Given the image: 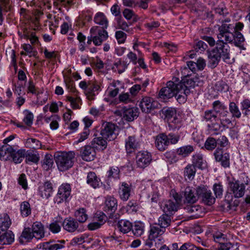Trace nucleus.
<instances>
[{"mask_svg": "<svg viewBox=\"0 0 250 250\" xmlns=\"http://www.w3.org/2000/svg\"><path fill=\"white\" fill-rule=\"evenodd\" d=\"M233 25H223L220 28V30L223 33V38L224 37L226 41L229 43H234L241 50H246V48L243 44L245 41L243 35L240 32H231V31L233 30Z\"/></svg>", "mask_w": 250, "mask_h": 250, "instance_id": "f03ea898", "label": "nucleus"}, {"mask_svg": "<svg viewBox=\"0 0 250 250\" xmlns=\"http://www.w3.org/2000/svg\"><path fill=\"white\" fill-rule=\"evenodd\" d=\"M186 212L191 214V217L197 218L203 214L202 208L199 205H189L184 207Z\"/></svg>", "mask_w": 250, "mask_h": 250, "instance_id": "bb28decb", "label": "nucleus"}, {"mask_svg": "<svg viewBox=\"0 0 250 250\" xmlns=\"http://www.w3.org/2000/svg\"><path fill=\"white\" fill-rule=\"evenodd\" d=\"M227 108L226 105L219 100L214 101L212 103V110L216 113H218L221 110Z\"/></svg>", "mask_w": 250, "mask_h": 250, "instance_id": "e2e57ef3", "label": "nucleus"}, {"mask_svg": "<svg viewBox=\"0 0 250 250\" xmlns=\"http://www.w3.org/2000/svg\"><path fill=\"white\" fill-rule=\"evenodd\" d=\"M115 125L111 123L104 124L102 127L100 134L103 138L108 141L114 140L116 138L115 133Z\"/></svg>", "mask_w": 250, "mask_h": 250, "instance_id": "ddd939ff", "label": "nucleus"}, {"mask_svg": "<svg viewBox=\"0 0 250 250\" xmlns=\"http://www.w3.org/2000/svg\"><path fill=\"white\" fill-rule=\"evenodd\" d=\"M25 161L27 163H37L39 160L40 157L38 154L33 153L32 152H28L25 155Z\"/></svg>", "mask_w": 250, "mask_h": 250, "instance_id": "5fc2aeb1", "label": "nucleus"}, {"mask_svg": "<svg viewBox=\"0 0 250 250\" xmlns=\"http://www.w3.org/2000/svg\"><path fill=\"white\" fill-rule=\"evenodd\" d=\"M218 118L217 114L212 110H207L204 112L203 119L207 122H208L210 123L214 121L218 120Z\"/></svg>", "mask_w": 250, "mask_h": 250, "instance_id": "49530a36", "label": "nucleus"}, {"mask_svg": "<svg viewBox=\"0 0 250 250\" xmlns=\"http://www.w3.org/2000/svg\"><path fill=\"white\" fill-rule=\"evenodd\" d=\"M38 88L36 87L33 81L32 80H30L27 85V92L35 94L36 96L42 94V91H39L38 90Z\"/></svg>", "mask_w": 250, "mask_h": 250, "instance_id": "6e6d98bb", "label": "nucleus"}, {"mask_svg": "<svg viewBox=\"0 0 250 250\" xmlns=\"http://www.w3.org/2000/svg\"><path fill=\"white\" fill-rule=\"evenodd\" d=\"M194 150L193 146L187 145L181 146L177 149V153L183 157H186L190 154Z\"/></svg>", "mask_w": 250, "mask_h": 250, "instance_id": "4c0bfd02", "label": "nucleus"}, {"mask_svg": "<svg viewBox=\"0 0 250 250\" xmlns=\"http://www.w3.org/2000/svg\"><path fill=\"white\" fill-rule=\"evenodd\" d=\"M158 104L152 98L144 97L141 100L139 106L143 112L150 113L157 107Z\"/></svg>", "mask_w": 250, "mask_h": 250, "instance_id": "f8f14e48", "label": "nucleus"}, {"mask_svg": "<svg viewBox=\"0 0 250 250\" xmlns=\"http://www.w3.org/2000/svg\"><path fill=\"white\" fill-rule=\"evenodd\" d=\"M117 208V201L113 197H107L105 201L104 210L111 213L114 212Z\"/></svg>", "mask_w": 250, "mask_h": 250, "instance_id": "c85d7f7f", "label": "nucleus"}, {"mask_svg": "<svg viewBox=\"0 0 250 250\" xmlns=\"http://www.w3.org/2000/svg\"><path fill=\"white\" fill-rule=\"evenodd\" d=\"M78 222L72 217H67L64 219L62 223L63 229L69 232H73L76 231L79 227Z\"/></svg>", "mask_w": 250, "mask_h": 250, "instance_id": "f3484780", "label": "nucleus"}, {"mask_svg": "<svg viewBox=\"0 0 250 250\" xmlns=\"http://www.w3.org/2000/svg\"><path fill=\"white\" fill-rule=\"evenodd\" d=\"M182 126L181 120L177 117L170 120L168 123V129L173 131L179 130Z\"/></svg>", "mask_w": 250, "mask_h": 250, "instance_id": "c9c22d12", "label": "nucleus"}, {"mask_svg": "<svg viewBox=\"0 0 250 250\" xmlns=\"http://www.w3.org/2000/svg\"><path fill=\"white\" fill-rule=\"evenodd\" d=\"M171 219L170 216L166 213L162 215L159 218L158 224L162 228L165 229L170 225Z\"/></svg>", "mask_w": 250, "mask_h": 250, "instance_id": "de8ad7c7", "label": "nucleus"}, {"mask_svg": "<svg viewBox=\"0 0 250 250\" xmlns=\"http://www.w3.org/2000/svg\"><path fill=\"white\" fill-rule=\"evenodd\" d=\"M14 241V235L10 231L0 229V245H10Z\"/></svg>", "mask_w": 250, "mask_h": 250, "instance_id": "4be33fe9", "label": "nucleus"}, {"mask_svg": "<svg viewBox=\"0 0 250 250\" xmlns=\"http://www.w3.org/2000/svg\"><path fill=\"white\" fill-rule=\"evenodd\" d=\"M94 21L96 24L102 25L101 28H107L108 27L107 19L103 13H97L94 17Z\"/></svg>", "mask_w": 250, "mask_h": 250, "instance_id": "7c9ffc66", "label": "nucleus"}, {"mask_svg": "<svg viewBox=\"0 0 250 250\" xmlns=\"http://www.w3.org/2000/svg\"><path fill=\"white\" fill-rule=\"evenodd\" d=\"M139 114V109L137 107H124L123 108V118L127 121H133L138 117Z\"/></svg>", "mask_w": 250, "mask_h": 250, "instance_id": "a211bd4d", "label": "nucleus"}, {"mask_svg": "<svg viewBox=\"0 0 250 250\" xmlns=\"http://www.w3.org/2000/svg\"><path fill=\"white\" fill-rule=\"evenodd\" d=\"M75 155V153L72 151L58 153L55 156V160L59 170L64 171L71 168L74 164Z\"/></svg>", "mask_w": 250, "mask_h": 250, "instance_id": "7ed1b4c3", "label": "nucleus"}, {"mask_svg": "<svg viewBox=\"0 0 250 250\" xmlns=\"http://www.w3.org/2000/svg\"><path fill=\"white\" fill-rule=\"evenodd\" d=\"M183 79L181 80V81H179L178 79V83L179 84H182L183 85V89L186 88L190 90V88H193L195 86L194 83L193 82V77L190 78L189 76H185L183 75Z\"/></svg>", "mask_w": 250, "mask_h": 250, "instance_id": "58836bf2", "label": "nucleus"}, {"mask_svg": "<svg viewBox=\"0 0 250 250\" xmlns=\"http://www.w3.org/2000/svg\"><path fill=\"white\" fill-rule=\"evenodd\" d=\"M106 140L102 137L94 138L91 142V145L94 148L105 149L107 146Z\"/></svg>", "mask_w": 250, "mask_h": 250, "instance_id": "72a5a7b5", "label": "nucleus"}, {"mask_svg": "<svg viewBox=\"0 0 250 250\" xmlns=\"http://www.w3.org/2000/svg\"><path fill=\"white\" fill-rule=\"evenodd\" d=\"M161 207L165 213L172 214L177 210L178 206L173 200H168L162 202Z\"/></svg>", "mask_w": 250, "mask_h": 250, "instance_id": "6ab92c4d", "label": "nucleus"}, {"mask_svg": "<svg viewBox=\"0 0 250 250\" xmlns=\"http://www.w3.org/2000/svg\"><path fill=\"white\" fill-rule=\"evenodd\" d=\"M212 237L214 240L219 244L226 242V235L221 232L216 231L212 233Z\"/></svg>", "mask_w": 250, "mask_h": 250, "instance_id": "4d7b16f0", "label": "nucleus"}, {"mask_svg": "<svg viewBox=\"0 0 250 250\" xmlns=\"http://www.w3.org/2000/svg\"><path fill=\"white\" fill-rule=\"evenodd\" d=\"M165 229L160 228L158 226L151 227L149 235V239H154L157 238L159 236L162 235L165 232Z\"/></svg>", "mask_w": 250, "mask_h": 250, "instance_id": "c03bdc74", "label": "nucleus"}, {"mask_svg": "<svg viewBox=\"0 0 250 250\" xmlns=\"http://www.w3.org/2000/svg\"><path fill=\"white\" fill-rule=\"evenodd\" d=\"M184 203L193 204L199 199V196L197 194V188H195L190 187H187L184 192Z\"/></svg>", "mask_w": 250, "mask_h": 250, "instance_id": "2eb2a0df", "label": "nucleus"}, {"mask_svg": "<svg viewBox=\"0 0 250 250\" xmlns=\"http://www.w3.org/2000/svg\"><path fill=\"white\" fill-rule=\"evenodd\" d=\"M183 85L180 84L179 90L178 93L174 96L177 97V100L179 103H184L186 101L187 96L188 95L190 91L188 89H183Z\"/></svg>", "mask_w": 250, "mask_h": 250, "instance_id": "473e14b6", "label": "nucleus"}, {"mask_svg": "<svg viewBox=\"0 0 250 250\" xmlns=\"http://www.w3.org/2000/svg\"><path fill=\"white\" fill-rule=\"evenodd\" d=\"M120 171L118 167H111L107 171V177L109 179L112 178L118 179L120 178Z\"/></svg>", "mask_w": 250, "mask_h": 250, "instance_id": "8fccbe9b", "label": "nucleus"}, {"mask_svg": "<svg viewBox=\"0 0 250 250\" xmlns=\"http://www.w3.org/2000/svg\"><path fill=\"white\" fill-rule=\"evenodd\" d=\"M131 230L135 236H141L144 232V225L141 222H136L134 225H132Z\"/></svg>", "mask_w": 250, "mask_h": 250, "instance_id": "a19ab883", "label": "nucleus"}, {"mask_svg": "<svg viewBox=\"0 0 250 250\" xmlns=\"http://www.w3.org/2000/svg\"><path fill=\"white\" fill-rule=\"evenodd\" d=\"M197 194L199 196V199L207 205L210 206L215 202V198L212 195L210 190L204 186L197 187Z\"/></svg>", "mask_w": 250, "mask_h": 250, "instance_id": "9d476101", "label": "nucleus"}, {"mask_svg": "<svg viewBox=\"0 0 250 250\" xmlns=\"http://www.w3.org/2000/svg\"><path fill=\"white\" fill-rule=\"evenodd\" d=\"M81 156L83 160L91 161L94 160L96 156V152L93 146H85L81 149Z\"/></svg>", "mask_w": 250, "mask_h": 250, "instance_id": "aec40b11", "label": "nucleus"}, {"mask_svg": "<svg viewBox=\"0 0 250 250\" xmlns=\"http://www.w3.org/2000/svg\"><path fill=\"white\" fill-rule=\"evenodd\" d=\"M71 187L68 184H63L59 188L58 193L54 198V202L59 204L67 202L71 194Z\"/></svg>", "mask_w": 250, "mask_h": 250, "instance_id": "1a4fd4ad", "label": "nucleus"}, {"mask_svg": "<svg viewBox=\"0 0 250 250\" xmlns=\"http://www.w3.org/2000/svg\"><path fill=\"white\" fill-rule=\"evenodd\" d=\"M100 89L99 85L96 82H89L88 87L87 90V93L92 96H94V92L98 91Z\"/></svg>", "mask_w": 250, "mask_h": 250, "instance_id": "338daca9", "label": "nucleus"}, {"mask_svg": "<svg viewBox=\"0 0 250 250\" xmlns=\"http://www.w3.org/2000/svg\"><path fill=\"white\" fill-rule=\"evenodd\" d=\"M132 188L131 185H129L126 183H123L120 188V196L121 199L123 201H127L130 195V191Z\"/></svg>", "mask_w": 250, "mask_h": 250, "instance_id": "cd10ccee", "label": "nucleus"}, {"mask_svg": "<svg viewBox=\"0 0 250 250\" xmlns=\"http://www.w3.org/2000/svg\"><path fill=\"white\" fill-rule=\"evenodd\" d=\"M152 161V155L147 151L142 150L136 155V164L137 167L145 168L148 167Z\"/></svg>", "mask_w": 250, "mask_h": 250, "instance_id": "9b49d317", "label": "nucleus"}, {"mask_svg": "<svg viewBox=\"0 0 250 250\" xmlns=\"http://www.w3.org/2000/svg\"><path fill=\"white\" fill-rule=\"evenodd\" d=\"M9 155V159H12V161L15 164L21 163L25 157V149H19L18 151H15L13 148L12 151H10Z\"/></svg>", "mask_w": 250, "mask_h": 250, "instance_id": "a878e982", "label": "nucleus"}, {"mask_svg": "<svg viewBox=\"0 0 250 250\" xmlns=\"http://www.w3.org/2000/svg\"><path fill=\"white\" fill-rule=\"evenodd\" d=\"M27 147L33 149H38L41 147V144L38 140L34 138H28L26 141Z\"/></svg>", "mask_w": 250, "mask_h": 250, "instance_id": "603ef678", "label": "nucleus"}, {"mask_svg": "<svg viewBox=\"0 0 250 250\" xmlns=\"http://www.w3.org/2000/svg\"><path fill=\"white\" fill-rule=\"evenodd\" d=\"M100 179L97 177L95 172H89L87 176V183L93 188H96L99 186Z\"/></svg>", "mask_w": 250, "mask_h": 250, "instance_id": "2f4dec72", "label": "nucleus"}, {"mask_svg": "<svg viewBox=\"0 0 250 250\" xmlns=\"http://www.w3.org/2000/svg\"><path fill=\"white\" fill-rule=\"evenodd\" d=\"M228 111L221 112L218 120L214 121L208 125L209 131L212 134L217 135L231 123V121L227 117Z\"/></svg>", "mask_w": 250, "mask_h": 250, "instance_id": "39448f33", "label": "nucleus"}, {"mask_svg": "<svg viewBox=\"0 0 250 250\" xmlns=\"http://www.w3.org/2000/svg\"><path fill=\"white\" fill-rule=\"evenodd\" d=\"M192 165L195 167L203 169L206 167V161L204 159L203 154L197 153L192 156Z\"/></svg>", "mask_w": 250, "mask_h": 250, "instance_id": "393cba45", "label": "nucleus"}, {"mask_svg": "<svg viewBox=\"0 0 250 250\" xmlns=\"http://www.w3.org/2000/svg\"><path fill=\"white\" fill-rule=\"evenodd\" d=\"M215 161L220 163L221 165L225 167H229L230 165L229 154L224 152L223 148L218 147L213 153Z\"/></svg>", "mask_w": 250, "mask_h": 250, "instance_id": "4468645a", "label": "nucleus"}, {"mask_svg": "<svg viewBox=\"0 0 250 250\" xmlns=\"http://www.w3.org/2000/svg\"><path fill=\"white\" fill-rule=\"evenodd\" d=\"M128 63L126 62H122L121 60H119L117 62L114 63V66L116 67L118 73L121 74L124 72L127 67Z\"/></svg>", "mask_w": 250, "mask_h": 250, "instance_id": "0e129e2a", "label": "nucleus"}, {"mask_svg": "<svg viewBox=\"0 0 250 250\" xmlns=\"http://www.w3.org/2000/svg\"><path fill=\"white\" fill-rule=\"evenodd\" d=\"M53 186L52 183L49 181L44 183L39 188V191L41 196L45 199L49 198L53 192Z\"/></svg>", "mask_w": 250, "mask_h": 250, "instance_id": "412c9836", "label": "nucleus"}, {"mask_svg": "<svg viewBox=\"0 0 250 250\" xmlns=\"http://www.w3.org/2000/svg\"><path fill=\"white\" fill-rule=\"evenodd\" d=\"M196 62L192 61H188L187 62V67H184L182 69V73L183 75L185 76H189L191 75L189 74V70H190L192 72H195L196 70Z\"/></svg>", "mask_w": 250, "mask_h": 250, "instance_id": "a18cd8bd", "label": "nucleus"}, {"mask_svg": "<svg viewBox=\"0 0 250 250\" xmlns=\"http://www.w3.org/2000/svg\"><path fill=\"white\" fill-rule=\"evenodd\" d=\"M229 111L232 117L240 118L241 116V113L236 104L234 102H230L229 104Z\"/></svg>", "mask_w": 250, "mask_h": 250, "instance_id": "09e8293b", "label": "nucleus"}, {"mask_svg": "<svg viewBox=\"0 0 250 250\" xmlns=\"http://www.w3.org/2000/svg\"><path fill=\"white\" fill-rule=\"evenodd\" d=\"M217 146L216 140L212 137L208 138L205 142V147L208 150H212Z\"/></svg>", "mask_w": 250, "mask_h": 250, "instance_id": "052dcab7", "label": "nucleus"}, {"mask_svg": "<svg viewBox=\"0 0 250 250\" xmlns=\"http://www.w3.org/2000/svg\"><path fill=\"white\" fill-rule=\"evenodd\" d=\"M11 225V221L6 213L0 215V229L7 230Z\"/></svg>", "mask_w": 250, "mask_h": 250, "instance_id": "f704fd0d", "label": "nucleus"}, {"mask_svg": "<svg viewBox=\"0 0 250 250\" xmlns=\"http://www.w3.org/2000/svg\"><path fill=\"white\" fill-rule=\"evenodd\" d=\"M31 230L34 237L37 239H40L44 236L43 226L40 222L34 223Z\"/></svg>", "mask_w": 250, "mask_h": 250, "instance_id": "c756f323", "label": "nucleus"}, {"mask_svg": "<svg viewBox=\"0 0 250 250\" xmlns=\"http://www.w3.org/2000/svg\"><path fill=\"white\" fill-rule=\"evenodd\" d=\"M222 57L214 49L208 52V66L214 68L217 66Z\"/></svg>", "mask_w": 250, "mask_h": 250, "instance_id": "5701e85b", "label": "nucleus"}, {"mask_svg": "<svg viewBox=\"0 0 250 250\" xmlns=\"http://www.w3.org/2000/svg\"><path fill=\"white\" fill-rule=\"evenodd\" d=\"M167 161L170 164H174L179 161V158L173 151H167L164 154Z\"/></svg>", "mask_w": 250, "mask_h": 250, "instance_id": "bf43d9fd", "label": "nucleus"}, {"mask_svg": "<svg viewBox=\"0 0 250 250\" xmlns=\"http://www.w3.org/2000/svg\"><path fill=\"white\" fill-rule=\"evenodd\" d=\"M58 242L60 243H54L52 241L42 243L40 245V248H42L43 250H58L64 248L65 241L61 240Z\"/></svg>", "mask_w": 250, "mask_h": 250, "instance_id": "b1692460", "label": "nucleus"}, {"mask_svg": "<svg viewBox=\"0 0 250 250\" xmlns=\"http://www.w3.org/2000/svg\"><path fill=\"white\" fill-rule=\"evenodd\" d=\"M107 220L106 216L102 212H97L94 216V221L104 225Z\"/></svg>", "mask_w": 250, "mask_h": 250, "instance_id": "774afa93", "label": "nucleus"}, {"mask_svg": "<svg viewBox=\"0 0 250 250\" xmlns=\"http://www.w3.org/2000/svg\"><path fill=\"white\" fill-rule=\"evenodd\" d=\"M132 225L129 221L121 220L118 223V228L120 231L124 233H126L131 230Z\"/></svg>", "mask_w": 250, "mask_h": 250, "instance_id": "e433bc0d", "label": "nucleus"}, {"mask_svg": "<svg viewBox=\"0 0 250 250\" xmlns=\"http://www.w3.org/2000/svg\"><path fill=\"white\" fill-rule=\"evenodd\" d=\"M179 139V135L173 133H170L167 135L165 133H160L156 137L155 146L159 150L163 151L168 147L170 144H177Z\"/></svg>", "mask_w": 250, "mask_h": 250, "instance_id": "20e7f679", "label": "nucleus"}, {"mask_svg": "<svg viewBox=\"0 0 250 250\" xmlns=\"http://www.w3.org/2000/svg\"><path fill=\"white\" fill-rule=\"evenodd\" d=\"M31 208L29 203L24 201L21 204V212L22 216L27 217L31 214Z\"/></svg>", "mask_w": 250, "mask_h": 250, "instance_id": "3c124183", "label": "nucleus"}, {"mask_svg": "<svg viewBox=\"0 0 250 250\" xmlns=\"http://www.w3.org/2000/svg\"><path fill=\"white\" fill-rule=\"evenodd\" d=\"M250 101L248 99H245L241 103V109L243 114L248 116L250 114Z\"/></svg>", "mask_w": 250, "mask_h": 250, "instance_id": "13d9d810", "label": "nucleus"}, {"mask_svg": "<svg viewBox=\"0 0 250 250\" xmlns=\"http://www.w3.org/2000/svg\"><path fill=\"white\" fill-rule=\"evenodd\" d=\"M179 88L178 79L173 78L172 81H169L167 83V86L160 90L159 96L163 100L170 99L178 93Z\"/></svg>", "mask_w": 250, "mask_h": 250, "instance_id": "0eeeda50", "label": "nucleus"}, {"mask_svg": "<svg viewBox=\"0 0 250 250\" xmlns=\"http://www.w3.org/2000/svg\"><path fill=\"white\" fill-rule=\"evenodd\" d=\"M245 183H241L239 180H233L229 182V187L231 193H227L225 196L224 207L227 210H234L235 206L232 205V196L240 198L244 196L245 192V185H248L250 180L246 177Z\"/></svg>", "mask_w": 250, "mask_h": 250, "instance_id": "f257e3e1", "label": "nucleus"}, {"mask_svg": "<svg viewBox=\"0 0 250 250\" xmlns=\"http://www.w3.org/2000/svg\"><path fill=\"white\" fill-rule=\"evenodd\" d=\"M13 147L10 145L0 146V159L6 161L9 159V155Z\"/></svg>", "mask_w": 250, "mask_h": 250, "instance_id": "37998d69", "label": "nucleus"}, {"mask_svg": "<svg viewBox=\"0 0 250 250\" xmlns=\"http://www.w3.org/2000/svg\"><path fill=\"white\" fill-rule=\"evenodd\" d=\"M24 118L23 119V122L27 126H30L32 124L34 119V115L33 113L28 110H25L23 111Z\"/></svg>", "mask_w": 250, "mask_h": 250, "instance_id": "864d4df0", "label": "nucleus"}, {"mask_svg": "<svg viewBox=\"0 0 250 250\" xmlns=\"http://www.w3.org/2000/svg\"><path fill=\"white\" fill-rule=\"evenodd\" d=\"M223 33L220 30V33L217 34L218 40L216 41V46L213 48L222 57L224 62L230 63V47L229 43L225 38L223 37Z\"/></svg>", "mask_w": 250, "mask_h": 250, "instance_id": "423d86ee", "label": "nucleus"}, {"mask_svg": "<svg viewBox=\"0 0 250 250\" xmlns=\"http://www.w3.org/2000/svg\"><path fill=\"white\" fill-rule=\"evenodd\" d=\"M53 165V159L52 156L50 154L45 155L44 158L43 160V166L46 170H48L50 167H51Z\"/></svg>", "mask_w": 250, "mask_h": 250, "instance_id": "69168bd1", "label": "nucleus"}, {"mask_svg": "<svg viewBox=\"0 0 250 250\" xmlns=\"http://www.w3.org/2000/svg\"><path fill=\"white\" fill-rule=\"evenodd\" d=\"M213 190L216 198H221L222 197L224 188L223 185L221 183L214 184Z\"/></svg>", "mask_w": 250, "mask_h": 250, "instance_id": "680f3d73", "label": "nucleus"}, {"mask_svg": "<svg viewBox=\"0 0 250 250\" xmlns=\"http://www.w3.org/2000/svg\"><path fill=\"white\" fill-rule=\"evenodd\" d=\"M140 142L135 135L129 136L125 140V148L127 154L135 152L140 147Z\"/></svg>", "mask_w": 250, "mask_h": 250, "instance_id": "dca6fc26", "label": "nucleus"}, {"mask_svg": "<svg viewBox=\"0 0 250 250\" xmlns=\"http://www.w3.org/2000/svg\"><path fill=\"white\" fill-rule=\"evenodd\" d=\"M106 28H101L98 26H93L90 30V34L94 36V44L96 46L101 45L103 42L107 40L108 37Z\"/></svg>", "mask_w": 250, "mask_h": 250, "instance_id": "6e6552de", "label": "nucleus"}, {"mask_svg": "<svg viewBox=\"0 0 250 250\" xmlns=\"http://www.w3.org/2000/svg\"><path fill=\"white\" fill-rule=\"evenodd\" d=\"M75 216L78 223H84L88 219V215L86 214V209L84 208L77 209L75 212Z\"/></svg>", "mask_w": 250, "mask_h": 250, "instance_id": "79ce46f5", "label": "nucleus"}, {"mask_svg": "<svg viewBox=\"0 0 250 250\" xmlns=\"http://www.w3.org/2000/svg\"><path fill=\"white\" fill-rule=\"evenodd\" d=\"M195 167L192 164H188L184 169V175L186 179L192 180L196 173Z\"/></svg>", "mask_w": 250, "mask_h": 250, "instance_id": "ea45409f", "label": "nucleus"}]
</instances>
